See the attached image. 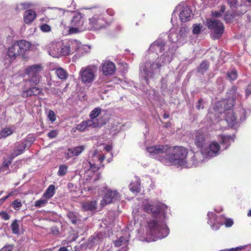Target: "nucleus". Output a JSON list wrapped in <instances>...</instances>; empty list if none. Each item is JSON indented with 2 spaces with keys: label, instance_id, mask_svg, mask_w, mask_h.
Here are the masks:
<instances>
[{
  "label": "nucleus",
  "instance_id": "1",
  "mask_svg": "<svg viewBox=\"0 0 251 251\" xmlns=\"http://www.w3.org/2000/svg\"><path fill=\"white\" fill-rule=\"evenodd\" d=\"M234 104L233 98H229L219 101L216 102L207 115V119H209L212 123H217L216 129L219 128L224 123L232 127L238 125L246 119V111L245 109L240 107L236 111H233L231 108Z\"/></svg>",
  "mask_w": 251,
  "mask_h": 251
},
{
  "label": "nucleus",
  "instance_id": "2",
  "mask_svg": "<svg viewBox=\"0 0 251 251\" xmlns=\"http://www.w3.org/2000/svg\"><path fill=\"white\" fill-rule=\"evenodd\" d=\"M142 206L146 212L151 214L155 218L148 222L147 235L150 237L149 241H155L167 237L169 229L163 220L165 218L167 206L160 202L152 203L147 200L143 202Z\"/></svg>",
  "mask_w": 251,
  "mask_h": 251
},
{
  "label": "nucleus",
  "instance_id": "3",
  "mask_svg": "<svg viewBox=\"0 0 251 251\" xmlns=\"http://www.w3.org/2000/svg\"><path fill=\"white\" fill-rule=\"evenodd\" d=\"M150 155L166 165H175L184 168L188 155L187 149L182 147L157 145L147 148Z\"/></svg>",
  "mask_w": 251,
  "mask_h": 251
},
{
  "label": "nucleus",
  "instance_id": "4",
  "mask_svg": "<svg viewBox=\"0 0 251 251\" xmlns=\"http://www.w3.org/2000/svg\"><path fill=\"white\" fill-rule=\"evenodd\" d=\"M174 51L169 50L165 53L157 57L155 61H151L142 63L140 65V78L147 85L149 84V78H153L159 74L161 67L169 63L173 58Z\"/></svg>",
  "mask_w": 251,
  "mask_h": 251
},
{
  "label": "nucleus",
  "instance_id": "5",
  "mask_svg": "<svg viewBox=\"0 0 251 251\" xmlns=\"http://www.w3.org/2000/svg\"><path fill=\"white\" fill-rule=\"evenodd\" d=\"M92 159L83 163L85 169L84 177L86 180L96 181L99 178L98 174H95L100 168L102 162L105 159V156L95 150L91 152Z\"/></svg>",
  "mask_w": 251,
  "mask_h": 251
},
{
  "label": "nucleus",
  "instance_id": "6",
  "mask_svg": "<svg viewBox=\"0 0 251 251\" xmlns=\"http://www.w3.org/2000/svg\"><path fill=\"white\" fill-rule=\"evenodd\" d=\"M92 15L89 17L87 22V30H99L108 26L110 23L104 17L101 9L92 10Z\"/></svg>",
  "mask_w": 251,
  "mask_h": 251
},
{
  "label": "nucleus",
  "instance_id": "7",
  "mask_svg": "<svg viewBox=\"0 0 251 251\" xmlns=\"http://www.w3.org/2000/svg\"><path fill=\"white\" fill-rule=\"evenodd\" d=\"M188 32L189 28L185 26H182L178 29L172 28L168 35L169 41L174 44L171 47L172 49L175 50L177 48L182 45L185 41Z\"/></svg>",
  "mask_w": 251,
  "mask_h": 251
},
{
  "label": "nucleus",
  "instance_id": "8",
  "mask_svg": "<svg viewBox=\"0 0 251 251\" xmlns=\"http://www.w3.org/2000/svg\"><path fill=\"white\" fill-rule=\"evenodd\" d=\"M31 44L25 40L15 42L8 48L7 55L10 61L14 60L18 56L23 55L31 48Z\"/></svg>",
  "mask_w": 251,
  "mask_h": 251
},
{
  "label": "nucleus",
  "instance_id": "9",
  "mask_svg": "<svg viewBox=\"0 0 251 251\" xmlns=\"http://www.w3.org/2000/svg\"><path fill=\"white\" fill-rule=\"evenodd\" d=\"M98 70V66L94 64L82 67L79 72V77L82 83L91 85L97 77Z\"/></svg>",
  "mask_w": 251,
  "mask_h": 251
},
{
  "label": "nucleus",
  "instance_id": "10",
  "mask_svg": "<svg viewBox=\"0 0 251 251\" xmlns=\"http://www.w3.org/2000/svg\"><path fill=\"white\" fill-rule=\"evenodd\" d=\"M169 50L174 51V54H175V50L172 49V47H168L166 44L164 39L162 37H160L152 44H151L148 50L149 56V59L151 58L155 57L156 55L158 57L168 51Z\"/></svg>",
  "mask_w": 251,
  "mask_h": 251
},
{
  "label": "nucleus",
  "instance_id": "11",
  "mask_svg": "<svg viewBox=\"0 0 251 251\" xmlns=\"http://www.w3.org/2000/svg\"><path fill=\"white\" fill-rule=\"evenodd\" d=\"M206 25L210 29V35L212 39L215 40L220 38L224 31L223 23L218 20L207 19Z\"/></svg>",
  "mask_w": 251,
  "mask_h": 251
},
{
  "label": "nucleus",
  "instance_id": "12",
  "mask_svg": "<svg viewBox=\"0 0 251 251\" xmlns=\"http://www.w3.org/2000/svg\"><path fill=\"white\" fill-rule=\"evenodd\" d=\"M87 30V22L84 24L83 15L79 13H75L71 21L69 26L70 33H75Z\"/></svg>",
  "mask_w": 251,
  "mask_h": 251
},
{
  "label": "nucleus",
  "instance_id": "13",
  "mask_svg": "<svg viewBox=\"0 0 251 251\" xmlns=\"http://www.w3.org/2000/svg\"><path fill=\"white\" fill-rule=\"evenodd\" d=\"M45 50L53 57L58 58L67 55V50H65L64 43L62 42H52L48 44Z\"/></svg>",
  "mask_w": 251,
  "mask_h": 251
},
{
  "label": "nucleus",
  "instance_id": "14",
  "mask_svg": "<svg viewBox=\"0 0 251 251\" xmlns=\"http://www.w3.org/2000/svg\"><path fill=\"white\" fill-rule=\"evenodd\" d=\"M190 158L187 160L186 159V164L184 165V168H189L197 166L204 161V156L202 153V151L200 152H192L189 154Z\"/></svg>",
  "mask_w": 251,
  "mask_h": 251
},
{
  "label": "nucleus",
  "instance_id": "15",
  "mask_svg": "<svg viewBox=\"0 0 251 251\" xmlns=\"http://www.w3.org/2000/svg\"><path fill=\"white\" fill-rule=\"evenodd\" d=\"M220 146L216 141H213L208 145H205L201 151L205 158H209L216 156L219 154Z\"/></svg>",
  "mask_w": 251,
  "mask_h": 251
},
{
  "label": "nucleus",
  "instance_id": "16",
  "mask_svg": "<svg viewBox=\"0 0 251 251\" xmlns=\"http://www.w3.org/2000/svg\"><path fill=\"white\" fill-rule=\"evenodd\" d=\"M121 195L117 191L109 189L106 191L101 201L100 204L102 206H103L111 202L119 201Z\"/></svg>",
  "mask_w": 251,
  "mask_h": 251
},
{
  "label": "nucleus",
  "instance_id": "17",
  "mask_svg": "<svg viewBox=\"0 0 251 251\" xmlns=\"http://www.w3.org/2000/svg\"><path fill=\"white\" fill-rule=\"evenodd\" d=\"M180 8L179 17L180 21L182 22H185L189 21L192 14V11L188 6L185 4H180L176 7V8Z\"/></svg>",
  "mask_w": 251,
  "mask_h": 251
},
{
  "label": "nucleus",
  "instance_id": "18",
  "mask_svg": "<svg viewBox=\"0 0 251 251\" xmlns=\"http://www.w3.org/2000/svg\"><path fill=\"white\" fill-rule=\"evenodd\" d=\"M100 69L102 74L105 75H112L116 71L115 64L108 60H105L101 63Z\"/></svg>",
  "mask_w": 251,
  "mask_h": 251
},
{
  "label": "nucleus",
  "instance_id": "19",
  "mask_svg": "<svg viewBox=\"0 0 251 251\" xmlns=\"http://www.w3.org/2000/svg\"><path fill=\"white\" fill-rule=\"evenodd\" d=\"M85 149V146L80 145L69 148L65 152V155L68 159L70 158L79 155Z\"/></svg>",
  "mask_w": 251,
  "mask_h": 251
},
{
  "label": "nucleus",
  "instance_id": "20",
  "mask_svg": "<svg viewBox=\"0 0 251 251\" xmlns=\"http://www.w3.org/2000/svg\"><path fill=\"white\" fill-rule=\"evenodd\" d=\"M81 43L76 40L71 39L64 43L65 50H67V55L77 51L81 47Z\"/></svg>",
  "mask_w": 251,
  "mask_h": 251
},
{
  "label": "nucleus",
  "instance_id": "21",
  "mask_svg": "<svg viewBox=\"0 0 251 251\" xmlns=\"http://www.w3.org/2000/svg\"><path fill=\"white\" fill-rule=\"evenodd\" d=\"M207 223L210 225L211 228L214 230L219 229L221 224V217L217 218L216 215L213 212H208L207 214Z\"/></svg>",
  "mask_w": 251,
  "mask_h": 251
},
{
  "label": "nucleus",
  "instance_id": "22",
  "mask_svg": "<svg viewBox=\"0 0 251 251\" xmlns=\"http://www.w3.org/2000/svg\"><path fill=\"white\" fill-rule=\"evenodd\" d=\"M98 126V123L94 120H87L78 125L76 129L80 131H84L89 127H95Z\"/></svg>",
  "mask_w": 251,
  "mask_h": 251
},
{
  "label": "nucleus",
  "instance_id": "23",
  "mask_svg": "<svg viewBox=\"0 0 251 251\" xmlns=\"http://www.w3.org/2000/svg\"><path fill=\"white\" fill-rule=\"evenodd\" d=\"M206 140L204 134L201 131L196 133L195 138V144L196 146L201 149V151L204 148L206 145Z\"/></svg>",
  "mask_w": 251,
  "mask_h": 251
},
{
  "label": "nucleus",
  "instance_id": "24",
  "mask_svg": "<svg viewBox=\"0 0 251 251\" xmlns=\"http://www.w3.org/2000/svg\"><path fill=\"white\" fill-rule=\"evenodd\" d=\"M36 14L32 10L28 9L25 12L24 15V21L26 24L31 23L36 18Z\"/></svg>",
  "mask_w": 251,
  "mask_h": 251
},
{
  "label": "nucleus",
  "instance_id": "25",
  "mask_svg": "<svg viewBox=\"0 0 251 251\" xmlns=\"http://www.w3.org/2000/svg\"><path fill=\"white\" fill-rule=\"evenodd\" d=\"M42 70L41 67L39 65H33L27 67L26 69L25 73L29 76L39 75Z\"/></svg>",
  "mask_w": 251,
  "mask_h": 251
},
{
  "label": "nucleus",
  "instance_id": "26",
  "mask_svg": "<svg viewBox=\"0 0 251 251\" xmlns=\"http://www.w3.org/2000/svg\"><path fill=\"white\" fill-rule=\"evenodd\" d=\"M41 93V90L39 88L33 87L22 93L23 97H28L33 95H38Z\"/></svg>",
  "mask_w": 251,
  "mask_h": 251
},
{
  "label": "nucleus",
  "instance_id": "27",
  "mask_svg": "<svg viewBox=\"0 0 251 251\" xmlns=\"http://www.w3.org/2000/svg\"><path fill=\"white\" fill-rule=\"evenodd\" d=\"M130 190L133 193H139L140 191V179L135 177V180L132 181L129 185Z\"/></svg>",
  "mask_w": 251,
  "mask_h": 251
},
{
  "label": "nucleus",
  "instance_id": "28",
  "mask_svg": "<svg viewBox=\"0 0 251 251\" xmlns=\"http://www.w3.org/2000/svg\"><path fill=\"white\" fill-rule=\"evenodd\" d=\"M82 209L83 211H91L95 210L97 207L96 201H88L81 203Z\"/></svg>",
  "mask_w": 251,
  "mask_h": 251
},
{
  "label": "nucleus",
  "instance_id": "29",
  "mask_svg": "<svg viewBox=\"0 0 251 251\" xmlns=\"http://www.w3.org/2000/svg\"><path fill=\"white\" fill-rule=\"evenodd\" d=\"M129 236H122L118 240L114 242V245L116 247H120L121 246H126L129 241Z\"/></svg>",
  "mask_w": 251,
  "mask_h": 251
},
{
  "label": "nucleus",
  "instance_id": "30",
  "mask_svg": "<svg viewBox=\"0 0 251 251\" xmlns=\"http://www.w3.org/2000/svg\"><path fill=\"white\" fill-rule=\"evenodd\" d=\"M103 237V234L102 233L100 232L91 236V237L89 238V240L91 241L92 243L94 244H98L102 241Z\"/></svg>",
  "mask_w": 251,
  "mask_h": 251
},
{
  "label": "nucleus",
  "instance_id": "31",
  "mask_svg": "<svg viewBox=\"0 0 251 251\" xmlns=\"http://www.w3.org/2000/svg\"><path fill=\"white\" fill-rule=\"evenodd\" d=\"M55 193V187L53 185H50L46 192L44 193L43 196L44 197L46 198L47 199L49 200L50 198L52 197Z\"/></svg>",
  "mask_w": 251,
  "mask_h": 251
},
{
  "label": "nucleus",
  "instance_id": "32",
  "mask_svg": "<svg viewBox=\"0 0 251 251\" xmlns=\"http://www.w3.org/2000/svg\"><path fill=\"white\" fill-rule=\"evenodd\" d=\"M20 221L18 220H15L11 225L12 232L14 234H19L20 233Z\"/></svg>",
  "mask_w": 251,
  "mask_h": 251
},
{
  "label": "nucleus",
  "instance_id": "33",
  "mask_svg": "<svg viewBox=\"0 0 251 251\" xmlns=\"http://www.w3.org/2000/svg\"><path fill=\"white\" fill-rule=\"evenodd\" d=\"M102 110L100 107H96L93 109L89 114L90 119L89 120H94L97 122L96 118L101 113Z\"/></svg>",
  "mask_w": 251,
  "mask_h": 251
},
{
  "label": "nucleus",
  "instance_id": "34",
  "mask_svg": "<svg viewBox=\"0 0 251 251\" xmlns=\"http://www.w3.org/2000/svg\"><path fill=\"white\" fill-rule=\"evenodd\" d=\"M67 216L73 224H76L79 220V215L76 212L69 211L67 214Z\"/></svg>",
  "mask_w": 251,
  "mask_h": 251
},
{
  "label": "nucleus",
  "instance_id": "35",
  "mask_svg": "<svg viewBox=\"0 0 251 251\" xmlns=\"http://www.w3.org/2000/svg\"><path fill=\"white\" fill-rule=\"evenodd\" d=\"M15 129L14 127H6L3 128L1 130V134L2 138H5L6 137L11 135L14 131Z\"/></svg>",
  "mask_w": 251,
  "mask_h": 251
},
{
  "label": "nucleus",
  "instance_id": "36",
  "mask_svg": "<svg viewBox=\"0 0 251 251\" xmlns=\"http://www.w3.org/2000/svg\"><path fill=\"white\" fill-rule=\"evenodd\" d=\"M55 73L58 78L61 79H66L68 77L67 72L61 68L56 69Z\"/></svg>",
  "mask_w": 251,
  "mask_h": 251
},
{
  "label": "nucleus",
  "instance_id": "37",
  "mask_svg": "<svg viewBox=\"0 0 251 251\" xmlns=\"http://www.w3.org/2000/svg\"><path fill=\"white\" fill-rule=\"evenodd\" d=\"M13 158H14L11 155H10L8 158L4 159L2 165L0 168V171L2 172L6 170L8 168L9 165L11 164V161Z\"/></svg>",
  "mask_w": 251,
  "mask_h": 251
},
{
  "label": "nucleus",
  "instance_id": "38",
  "mask_svg": "<svg viewBox=\"0 0 251 251\" xmlns=\"http://www.w3.org/2000/svg\"><path fill=\"white\" fill-rule=\"evenodd\" d=\"M48 199L44 197V196H42V198L40 200L36 201L35 202L34 206L38 208L44 207L48 203Z\"/></svg>",
  "mask_w": 251,
  "mask_h": 251
},
{
  "label": "nucleus",
  "instance_id": "39",
  "mask_svg": "<svg viewBox=\"0 0 251 251\" xmlns=\"http://www.w3.org/2000/svg\"><path fill=\"white\" fill-rule=\"evenodd\" d=\"M221 138L222 140V143L226 145L227 146H229L230 143L234 141V138L232 137L231 136H225V135H221Z\"/></svg>",
  "mask_w": 251,
  "mask_h": 251
},
{
  "label": "nucleus",
  "instance_id": "40",
  "mask_svg": "<svg viewBox=\"0 0 251 251\" xmlns=\"http://www.w3.org/2000/svg\"><path fill=\"white\" fill-rule=\"evenodd\" d=\"M220 224L225 225L226 227H230L233 224V221L232 219L230 218H225L224 217H221V221H220Z\"/></svg>",
  "mask_w": 251,
  "mask_h": 251
},
{
  "label": "nucleus",
  "instance_id": "41",
  "mask_svg": "<svg viewBox=\"0 0 251 251\" xmlns=\"http://www.w3.org/2000/svg\"><path fill=\"white\" fill-rule=\"evenodd\" d=\"M68 166L65 164L61 165L59 167L57 175L59 176H64L67 172Z\"/></svg>",
  "mask_w": 251,
  "mask_h": 251
},
{
  "label": "nucleus",
  "instance_id": "42",
  "mask_svg": "<svg viewBox=\"0 0 251 251\" xmlns=\"http://www.w3.org/2000/svg\"><path fill=\"white\" fill-rule=\"evenodd\" d=\"M208 67V63L206 62L203 61L200 64L198 68V72L201 74H203L207 71Z\"/></svg>",
  "mask_w": 251,
  "mask_h": 251
},
{
  "label": "nucleus",
  "instance_id": "43",
  "mask_svg": "<svg viewBox=\"0 0 251 251\" xmlns=\"http://www.w3.org/2000/svg\"><path fill=\"white\" fill-rule=\"evenodd\" d=\"M226 7L225 5H222L220 7V11H215L212 13V17L214 18L220 17L222 15V14L225 12Z\"/></svg>",
  "mask_w": 251,
  "mask_h": 251
},
{
  "label": "nucleus",
  "instance_id": "44",
  "mask_svg": "<svg viewBox=\"0 0 251 251\" xmlns=\"http://www.w3.org/2000/svg\"><path fill=\"white\" fill-rule=\"evenodd\" d=\"M133 216L135 222H140V224L141 225L142 223V219H144V217L142 215H139L138 213H137V211L134 210L133 212Z\"/></svg>",
  "mask_w": 251,
  "mask_h": 251
},
{
  "label": "nucleus",
  "instance_id": "45",
  "mask_svg": "<svg viewBox=\"0 0 251 251\" xmlns=\"http://www.w3.org/2000/svg\"><path fill=\"white\" fill-rule=\"evenodd\" d=\"M227 77L230 80H234L237 78V72L235 70H231L227 74Z\"/></svg>",
  "mask_w": 251,
  "mask_h": 251
},
{
  "label": "nucleus",
  "instance_id": "46",
  "mask_svg": "<svg viewBox=\"0 0 251 251\" xmlns=\"http://www.w3.org/2000/svg\"><path fill=\"white\" fill-rule=\"evenodd\" d=\"M227 3L233 11L236 12L238 5L237 0H227Z\"/></svg>",
  "mask_w": 251,
  "mask_h": 251
},
{
  "label": "nucleus",
  "instance_id": "47",
  "mask_svg": "<svg viewBox=\"0 0 251 251\" xmlns=\"http://www.w3.org/2000/svg\"><path fill=\"white\" fill-rule=\"evenodd\" d=\"M30 77L29 81L31 84H37L40 81L39 75H33V76H29Z\"/></svg>",
  "mask_w": 251,
  "mask_h": 251
},
{
  "label": "nucleus",
  "instance_id": "48",
  "mask_svg": "<svg viewBox=\"0 0 251 251\" xmlns=\"http://www.w3.org/2000/svg\"><path fill=\"white\" fill-rule=\"evenodd\" d=\"M31 6V4L28 2L21 3L17 6L16 9L19 10H23Z\"/></svg>",
  "mask_w": 251,
  "mask_h": 251
},
{
  "label": "nucleus",
  "instance_id": "49",
  "mask_svg": "<svg viewBox=\"0 0 251 251\" xmlns=\"http://www.w3.org/2000/svg\"><path fill=\"white\" fill-rule=\"evenodd\" d=\"M12 205L15 210H18L22 205L21 201L16 199L12 202Z\"/></svg>",
  "mask_w": 251,
  "mask_h": 251
},
{
  "label": "nucleus",
  "instance_id": "50",
  "mask_svg": "<svg viewBox=\"0 0 251 251\" xmlns=\"http://www.w3.org/2000/svg\"><path fill=\"white\" fill-rule=\"evenodd\" d=\"M202 26L199 24H196L193 25V33L194 34H198L200 33Z\"/></svg>",
  "mask_w": 251,
  "mask_h": 251
},
{
  "label": "nucleus",
  "instance_id": "51",
  "mask_svg": "<svg viewBox=\"0 0 251 251\" xmlns=\"http://www.w3.org/2000/svg\"><path fill=\"white\" fill-rule=\"evenodd\" d=\"M235 12H232V13L231 14H229L228 13H227L225 16V20L226 23H230L231 20L234 18V15L236 14L235 13Z\"/></svg>",
  "mask_w": 251,
  "mask_h": 251
},
{
  "label": "nucleus",
  "instance_id": "52",
  "mask_svg": "<svg viewBox=\"0 0 251 251\" xmlns=\"http://www.w3.org/2000/svg\"><path fill=\"white\" fill-rule=\"evenodd\" d=\"M48 118L52 122H53L56 120V115H55L54 112L52 110H50L49 111L48 114Z\"/></svg>",
  "mask_w": 251,
  "mask_h": 251
},
{
  "label": "nucleus",
  "instance_id": "53",
  "mask_svg": "<svg viewBox=\"0 0 251 251\" xmlns=\"http://www.w3.org/2000/svg\"><path fill=\"white\" fill-rule=\"evenodd\" d=\"M40 29L43 32H49L51 30V27L48 25L43 24L40 26Z\"/></svg>",
  "mask_w": 251,
  "mask_h": 251
},
{
  "label": "nucleus",
  "instance_id": "54",
  "mask_svg": "<svg viewBox=\"0 0 251 251\" xmlns=\"http://www.w3.org/2000/svg\"><path fill=\"white\" fill-rule=\"evenodd\" d=\"M14 248L13 245L7 244L0 249V251H12Z\"/></svg>",
  "mask_w": 251,
  "mask_h": 251
},
{
  "label": "nucleus",
  "instance_id": "55",
  "mask_svg": "<svg viewBox=\"0 0 251 251\" xmlns=\"http://www.w3.org/2000/svg\"><path fill=\"white\" fill-rule=\"evenodd\" d=\"M25 147L26 144L25 142H22L17 146V149L23 153L25 149Z\"/></svg>",
  "mask_w": 251,
  "mask_h": 251
},
{
  "label": "nucleus",
  "instance_id": "56",
  "mask_svg": "<svg viewBox=\"0 0 251 251\" xmlns=\"http://www.w3.org/2000/svg\"><path fill=\"white\" fill-rule=\"evenodd\" d=\"M22 153L21 152V151H20L19 150H18L17 149H16L14 151V152H12L11 153V155L13 157H15L16 156H17L18 155H20Z\"/></svg>",
  "mask_w": 251,
  "mask_h": 251
},
{
  "label": "nucleus",
  "instance_id": "57",
  "mask_svg": "<svg viewBox=\"0 0 251 251\" xmlns=\"http://www.w3.org/2000/svg\"><path fill=\"white\" fill-rule=\"evenodd\" d=\"M51 232L54 235H58L59 233V230L56 226H53L51 228Z\"/></svg>",
  "mask_w": 251,
  "mask_h": 251
},
{
  "label": "nucleus",
  "instance_id": "58",
  "mask_svg": "<svg viewBox=\"0 0 251 251\" xmlns=\"http://www.w3.org/2000/svg\"><path fill=\"white\" fill-rule=\"evenodd\" d=\"M57 132L55 130H51L48 134V136L51 138H55L57 136Z\"/></svg>",
  "mask_w": 251,
  "mask_h": 251
},
{
  "label": "nucleus",
  "instance_id": "59",
  "mask_svg": "<svg viewBox=\"0 0 251 251\" xmlns=\"http://www.w3.org/2000/svg\"><path fill=\"white\" fill-rule=\"evenodd\" d=\"M0 215L2 218L5 220H7L9 219L10 216L8 214V213L6 212H2L0 213Z\"/></svg>",
  "mask_w": 251,
  "mask_h": 251
},
{
  "label": "nucleus",
  "instance_id": "60",
  "mask_svg": "<svg viewBox=\"0 0 251 251\" xmlns=\"http://www.w3.org/2000/svg\"><path fill=\"white\" fill-rule=\"evenodd\" d=\"M251 95V84H249L246 90V97H248Z\"/></svg>",
  "mask_w": 251,
  "mask_h": 251
},
{
  "label": "nucleus",
  "instance_id": "61",
  "mask_svg": "<svg viewBox=\"0 0 251 251\" xmlns=\"http://www.w3.org/2000/svg\"><path fill=\"white\" fill-rule=\"evenodd\" d=\"M106 12L107 14V15H108L110 16H113L115 14V11H114L113 9H112L111 8L107 9L106 11Z\"/></svg>",
  "mask_w": 251,
  "mask_h": 251
},
{
  "label": "nucleus",
  "instance_id": "62",
  "mask_svg": "<svg viewBox=\"0 0 251 251\" xmlns=\"http://www.w3.org/2000/svg\"><path fill=\"white\" fill-rule=\"evenodd\" d=\"M246 246H239V247H236V248H232L231 249H230L231 251H237V250H241L243 249H244Z\"/></svg>",
  "mask_w": 251,
  "mask_h": 251
},
{
  "label": "nucleus",
  "instance_id": "63",
  "mask_svg": "<svg viewBox=\"0 0 251 251\" xmlns=\"http://www.w3.org/2000/svg\"><path fill=\"white\" fill-rule=\"evenodd\" d=\"M112 149V147L111 145H106L105 147H104V149L107 151H110Z\"/></svg>",
  "mask_w": 251,
  "mask_h": 251
},
{
  "label": "nucleus",
  "instance_id": "64",
  "mask_svg": "<svg viewBox=\"0 0 251 251\" xmlns=\"http://www.w3.org/2000/svg\"><path fill=\"white\" fill-rule=\"evenodd\" d=\"M202 102L201 100H199L198 102L196 105V107L198 109H200L201 108V102Z\"/></svg>",
  "mask_w": 251,
  "mask_h": 251
}]
</instances>
